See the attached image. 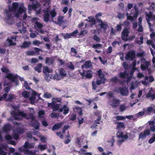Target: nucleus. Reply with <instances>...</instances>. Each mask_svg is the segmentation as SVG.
<instances>
[{
    "instance_id": "1",
    "label": "nucleus",
    "mask_w": 155,
    "mask_h": 155,
    "mask_svg": "<svg viewBox=\"0 0 155 155\" xmlns=\"http://www.w3.org/2000/svg\"><path fill=\"white\" fill-rule=\"evenodd\" d=\"M18 7V5L17 3H13L12 7L9 8V10L5 9L4 10L5 17L4 20L8 24L11 25L12 24V15H13L12 12H15Z\"/></svg>"
},
{
    "instance_id": "2",
    "label": "nucleus",
    "mask_w": 155,
    "mask_h": 155,
    "mask_svg": "<svg viewBox=\"0 0 155 155\" xmlns=\"http://www.w3.org/2000/svg\"><path fill=\"white\" fill-rule=\"evenodd\" d=\"M150 131L153 132H155V125L150 126V129H145L143 132H141L139 134V139L143 140L144 138H146L147 136L150 134Z\"/></svg>"
},
{
    "instance_id": "3",
    "label": "nucleus",
    "mask_w": 155,
    "mask_h": 155,
    "mask_svg": "<svg viewBox=\"0 0 155 155\" xmlns=\"http://www.w3.org/2000/svg\"><path fill=\"white\" fill-rule=\"evenodd\" d=\"M11 114L14 118L15 120H20V118L17 117V116H21L22 117H25L27 114L23 111H18V112L14 110L12 112Z\"/></svg>"
},
{
    "instance_id": "4",
    "label": "nucleus",
    "mask_w": 155,
    "mask_h": 155,
    "mask_svg": "<svg viewBox=\"0 0 155 155\" xmlns=\"http://www.w3.org/2000/svg\"><path fill=\"white\" fill-rule=\"evenodd\" d=\"M135 57V52L134 50L128 51L126 54L125 59L127 61L130 60L133 61Z\"/></svg>"
},
{
    "instance_id": "5",
    "label": "nucleus",
    "mask_w": 155,
    "mask_h": 155,
    "mask_svg": "<svg viewBox=\"0 0 155 155\" xmlns=\"http://www.w3.org/2000/svg\"><path fill=\"white\" fill-rule=\"evenodd\" d=\"M81 75L83 77H85L87 78H91L92 76L93 72L91 70L85 71L83 70L82 73L80 72Z\"/></svg>"
},
{
    "instance_id": "6",
    "label": "nucleus",
    "mask_w": 155,
    "mask_h": 155,
    "mask_svg": "<svg viewBox=\"0 0 155 155\" xmlns=\"http://www.w3.org/2000/svg\"><path fill=\"white\" fill-rule=\"evenodd\" d=\"M18 75H13L12 74L8 73L6 75V77L9 79L11 81L15 82L16 85L18 84V82L17 79Z\"/></svg>"
},
{
    "instance_id": "7",
    "label": "nucleus",
    "mask_w": 155,
    "mask_h": 155,
    "mask_svg": "<svg viewBox=\"0 0 155 155\" xmlns=\"http://www.w3.org/2000/svg\"><path fill=\"white\" fill-rule=\"evenodd\" d=\"M129 30L127 28H125L123 30L122 33L121 38L122 39L125 41H127L128 39L127 37L128 36L129 34Z\"/></svg>"
},
{
    "instance_id": "8",
    "label": "nucleus",
    "mask_w": 155,
    "mask_h": 155,
    "mask_svg": "<svg viewBox=\"0 0 155 155\" xmlns=\"http://www.w3.org/2000/svg\"><path fill=\"white\" fill-rule=\"evenodd\" d=\"M120 100L114 97L112 100L110 101V105L113 107L116 108L117 107L120 103Z\"/></svg>"
},
{
    "instance_id": "9",
    "label": "nucleus",
    "mask_w": 155,
    "mask_h": 155,
    "mask_svg": "<svg viewBox=\"0 0 155 155\" xmlns=\"http://www.w3.org/2000/svg\"><path fill=\"white\" fill-rule=\"evenodd\" d=\"M118 90L121 95L125 96L128 95V91L125 86L123 87H120L118 88Z\"/></svg>"
},
{
    "instance_id": "10",
    "label": "nucleus",
    "mask_w": 155,
    "mask_h": 155,
    "mask_svg": "<svg viewBox=\"0 0 155 155\" xmlns=\"http://www.w3.org/2000/svg\"><path fill=\"white\" fill-rule=\"evenodd\" d=\"M98 22L100 24L98 25V27H99L100 29H102L104 31H106L108 26V25L107 22H104L101 19H98Z\"/></svg>"
},
{
    "instance_id": "11",
    "label": "nucleus",
    "mask_w": 155,
    "mask_h": 155,
    "mask_svg": "<svg viewBox=\"0 0 155 155\" xmlns=\"http://www.w3.org/2000/svg\"><path fill=\"white\" fill-rule=\"evenodd\" d=\"M43 12L44 13V20L45 22H48L49 20L50 14L49 11L48 10H44Z\"/></svg>"
},
{
    "instance_id": "12",
    "label": "nucleus",
    "mask_w": 155,
    "mask_h": 155,
    "mask_svg": "<svg viewBox=\"0 0 155 155\" xmlns=\"http://www.w3.org/2000/svg\"><path fill=\"white\" fill-rule=\"evenodd\" d=\"M25 9L23 7H20L15 14V16L17 18H18L20 15L25 12Z\"/></svg>"
},
{
    "instance_id": "13",
    "label": "nucleus",
    "mask_w": 155,
    "mask_h": 155,
    "mask_svg": "<svg viewBox=\"0 0 155 155\" xmlns=\"http://www.w3.org/2000/svg\"><path fill=\"white\" fill-rule=\"evenodd\" d=\"M29 125L34 127L36 130H37L39 128V123L36 120L33 121H31Z\"/></svg>"
},
{
    "instance_id": "14",
    "label": "nucleus",
    "mask_w": 155,
    "mask_h": 155,
    "mask_svg": "<svg viewBox=\"0 0 155 155\" xmlns=\"http://www.w3.org/2000/svg\"><path fill=\"white\" fill-rule=\"evenodd\" d=\"M54 60L52 57H47L45 59V63L47 64L50 65L53 64Z\"/></svg>"
},
{
    "instance_id": "15",
    "label": "nucleus",
    "mask_w": 155,
    "mask_h": 155,
    "mask_svg": "<svg viewBox=\"0 0 155 155\" xmlns=\"http://www.w3.org/2000/svg\"><path fill=\"white\" fill-rule=\"evenodd\" d=\"M69 111V108L67 107L66 105H64L62 108L59 109V111L60 112H62L63 111V114H66L68 113Z\"/></svg>"
},
{
    "instance_id": "16",
    "label": "nucleus",
    "mask_w": 155,
    "mask_h": 155,
    "mask_svg": "<svg viewBox=\"0 0 155 155\" xmlns=\"http://www.w3.org/2000/svg\"><path fill=\"white\" fill-rule=\"evenodd\" d=\"M92 66L91 63L90 61H86L84 64L82 65L81 66V68L84 70V68L86 69L89 68Z\"/></svg>"
},
{
    "instance_id": "17",
    "label": "nucleus",
    "mask_w": 155,
    "mask_h": 155,
    "mask_svg": "<svg viewBox=\"0 0 155 155\" xmlns=\"http://www.w3.org/2000/svg\"><path fill=\"white\" fill-rule=\"evenodd\" d=\"M12 128V126L10 124H5L3 128V130L5 133H7L11 130Z\"/></svg>"
},
{
    "instance_id": "18",
    "label": "nucleus",
    "mask_w": 155,
    "mask_h": 155,
    "mask_svg": "<svg viewBox=\"0 0 155 155\" xmlns=\"http://www.w3.org/2000/svg\"><path fill=\"white\" fill-rule=\"evenodd\" d=\"M98 77L101 78V80L103 81V83H104L106 80L105 78L104 74L102 73V71L101 69H100L97 71Z\"/></svg>"
},
{
    "instance_id": "19",
    "label": "nucleus",
    "mask_w": 155,
    "mask_h": 155,
    "mask_svg": "<svg viewBox=\"0 0 155 155\" xmlns=\"http://www.w3.org/2000/svg\"><path fill=\"white\" fill-rule=\"evenodd\" d=\"M73 110L74 112L78 113V115L80 116H81L83 114L81 108L78 106H74Z\"/></svg>"
},
{
    "instance_id": "20",
    "label": "nucleus",
    "mask_w": 155,
    "mask_h": 155,
    "mask_svg": "<svg viewBox=\"0 0 155 155\" xmlns=\"http://www.w3.org/2000/svg\"><path fill=\"white\" fill-rule=\"evenodd\" d=\"M62 124V123L60 122L54 124L52 127V130H56L59 129L61 128Z\"/></svg>"
},
{
    "instance_id": "21",
    "label": "nucleus",
    "mask_w": 155,
    "mask_h": 155,
    "mask_svg": "<svg viewBox=\"0 0 155 155\" xmlns=\"http://www.w3.org/2000/svg\"><path fill=\"white\" fill-rule=\"evenodd\" d=\"M42 64L41 63L38 64L36 67L34 68V69L35 71L40 73L41 71Z\"/></svg>"
},
{
    "instance_id": "22",
    "label": "nucleus",
    "mask_w": 155,
    "mask_h": 155,
    "mask_svg": "<svg viewBox=\"0 0 155 155\" xmlns=\"http://www.w3.org/2000/svg\"><path fill=\"white\" fill-rule=\"evenodd\" d=\"M31 44L30 41H24L22 45L20 46L21 48H26L29 47V45Z\"/></svg>"
},
{
    "instance_id": "23",
    "label": "nucleus",
    "mask_w": 155,
    "mask_h": 155,
    "mask_svg": "<svg viewBox=\"0 0 155 155\" xmlns=\"http://www.w3.org/2000/svg\"><path fill=\"white\" fill-rule=\"evenodd\" d=\"M149 65V63L148 61H146L144 64H141V68L142 70H145L147 69Z\"/></svg>"
},
{
    "instance_id": "24",
    "label": "nucleus",
    "mask_w": 155,
    "mask_h": 155,
    "mask_svg": "<svg viewBox=\"0 0 155 155\" xmlns=\"http://www.w3.org/2000/svg\"><path fill=\"white\" fill-rule=\"evenodd\" d=\"M116 123L117 124V129L120 130L122 128H125L124 124V123L120 122H117Z\"/></svg>"
},
{
    "instance_id": "25",
    "label": "nucleus",
    "mask_w": 155,
    "mask_h": 155,
    "mask_svg": "<svg viewBox=\"0 0 155 155\" xmlns=\"http://www.w3.org/2000/svg\"><path fill=\"white\" fill-rule=\"evenodd\" d=\"M106 94L107 95L106 96V97L109 100V101L111 100H110V98H113L114 97L113 93L111 91H109L107 92V93Z\"/></svg>"
},
{
    "instance_id": "26",
    "label": "nucleus",
    "mask_w": 155,
    "mask_h": 155,
    "mask_svg": "<svg viewBox=\"0 0 155 155\" xmlns=\"http://www.w3.org/2000/svg\"><path fill=\"white\" fill-rule=\"evenodd\" d=\"M153 107L151 106H150L147 108L144 111H145V113H146L147 114L150 115L151 112H153Z\"/></svg>"
},
{
    "instance_id": "27",
    "label": "nucleus",
    "mask_w": 155,
    "mask_h": 155,
    "mask_svg": "<svg viewBox=\"0 0 155 155\" xmlns=\"http://www.w3.org/2000/svg\"><path fill=\"white\" fill-rule=\"evenodd\" d=\"M146 96L147 98H151L152 100H153L155 98V94H152L151 91H149L148 93L146 95Z\"/></svg>"
},
{
    "instance_id": "28",
    "label": "nucleus",
    "mask_w": 155,
    "mask_h": 155,
    "mask_svg": "<svg viewBox=\"0 0 155 155\" xmlns=\"http://www.w3.org/2000/svg\"><path fill=\"white\" fill-rule=\"evenodd\" d=\"M128 76V74L126 70L124 71L123 72H121L120 73L119 77L121 78H125Z\"/></svg>"
},
{
    "instance_id": "29",
    "label": "nucleus",
    "mask_w": 155,
    "mask_h": 155,
    "mask_svg": "<svg viewBox=\"0 0 155 155\" xmlns=\"http://www.w3.org/2000/svg\"><path fill=\"white\" fill-rule=\"evenodd\" d=\"M15 98L16 96L15 95L12 94H9L8 95V98L6 99L5 101H9L11 102L12 100L15 99Z\"/></svg>"
},
{
    "instance_id": "30",
    "label": "nucleus",
    "mask_w": 155,
    "mask_h": 155,
    "mask_svg": "<svg viewBox=\"0 0 155 155\" xmlns=\"http://www.w3.org/2000/svg\"><path fill=\"white\" fill-rule=\"evenodd\" d=\"M43 71L44 74H46L47 73L51 72H52V71L48 67L46 66L45 67H44Z\"/></svg>"
},
{
    "instance_id": "31",
    "label": "nucleus",
    "mask_w": 155,
    "mask_h": 155,
    "mask_svg": "<svg viewBox=\"0 0 155 155\" xmlns=\"http://www.w3.org/2000/svg\"><path fill=\"white\" fill-rule=\"evenodd\" d=\"M1 146L2 147L0 146V155H6V153L3 150L5 146L3 144H1Z\"/></svg>"
},
{
    "instance_id": "32",
    "label": "nucleus",
    "mask_w": 155,
    "mask_h": 155,
    "mask_svg": "<svg viewBox=\"0 0 155 155\" xmlns=\"http://www.w3.org/2000/svg\"><path fill=\"white\" fill-rule=\"evenodd\" d=\"M15 131L17 133L19 134L23 133L24 132L23 129L20 127L16 128L15 130Z\"/></svg>"
},
{
    "instance_id": "33",
    "label": "nucleus",
    "mask_w": 155,
    "mask_h": 155,
    "mask_svg": "<svg viewBox=\"0 0 155 155\" xmlns=\"http://www.w3.org/2000/svg\"><path fill=\"white\" fill-rule=\"evenodd\" d=\"M25 154L27 155H35V152L28 150V149L25 150Z\"/></svg>"
},
{
    "instance_id": "34",
    "label": "nucleus",
    "mask_w": 155,
    "mask_h": 155,
    "mask_svg": "<svg viewBox=\"0 0 155 155\" xmlns=\"http://www.w3.org/2000/svg\"><path fill=\"white\" fill-rule=\"evenodd\" d=\"M22 96L25 98H28L29 97L30 93L28 91H25L22 93Z\"/></svg>"
},
{
    "instance_id": "35",
    "label": "nucleus",
    "mask_w": 155,
    "mask_h": 155,
    "mask_svg": "<svg viewBox=\"0 0 155 155\" xmlns=\"http://www.w3.org/2000/svg\"><path fill=\"white\" fill-rule=\"evenodd\" d=\"M59 74H60L62 78L66 76V74L65 73V71L64 70V69L62 68H61L60 69L59 73Z\"/></svg>"
},
{
    "instance_id": "36",
    "label": "nucleus",
    "mask_w": 155,
    "mask_h": 155,
    "mask_svg": "<svg viewBox=\"0 0 155 155\" xmlns=\"http://www.w3.org/2000/svg\"><path fill=\"white\" fill-rule=\"evenodd\" d=\"M29 98L30 104H34L35 103V100L36 98V97H35V95L31 96L30 97H29Z\"/></svg>"
},
{
    "instance_id": "37",
    "label": "nucleus",
    "mask_w": 155,
    "mask_h": 155,
    "mask_svg": "<svg viewBox=\"0 0 155 155\" xmlns=\"http://www.w3.org/2000/svg\"><path fill=\"white\" fill-rule=\"evenodd\" d=\"M49 13L51 15V17L53 18L55 17L57 14V13L54 9L50 11Z\"/></svg>"
},
{
    "instance_id": "38",
    "label": "nucleus",
    "mask_w": 155,
    "mask_h": 155,
    "mask_svg": "<svg viewBox=\"0 0 155 155\" xmlns=\"http://www.w3.org/2000/svg\"><path fill=\"white\" fill-rule=\"evenodd\" d=\"M59 104H56V102H55L54 105L53 107L52 108L54 111H56L59 110Z\"/></svg>"
},
{
    "instance_id": "39",
    "label": "nucleus",
    "mask_w": 155,
    "mask_h": 155,
    "mask_svg": "<svg viewBox=\"0 0 155 155\" xmlns=\"http://www.w3.org/2000/svg\"><path fill=\"white\" fill-rule=\"evenodd\" d=\"M41 50L39 48H34V50L33 51L34 52V54H35V55L39 54L40 51Z\"/></svg>"
},
{
    "instance_id": "40",
    "label": "nucleus",
    "mask_w": 155,
    "mask_h": 155,
    "mask_svg": "<svg viewBox=\"0 0 155 155\" xmlns=\"http://www.w3.org/2000/svg\"><path fill=\"white\" fill-rule=\"evenodd\" d=\"M155 141V133L153 134V136L148 140L150 143H152Z\"/></svg>"
},
{
    "instance_id": "41",
    "label": "nucleus",
    "mask_w": 155,
    "mask_h": 155,
    "mask_svg": "<svg viewBox=\"0 0 155 155\" xmlns=\"http://www.w3.org/2000/svg\"><path fill=\"white\" fill-rule=\"evenodd\" d=\"M38 117L40 118H43L45 114V112L43 110H40L38 112Z\"/></svg>"
},
{
    "instance_id": "42",
    "label": "nucleus",
    "mask_w": 155,
    "mask_h": 155,
    "mask_svg": "<svg viewBox=\"0 0 155 155\" xmlns=\"http://www.w3.org/2000/svg\"><path fill=\"white\" fill-rule=\"evenodd\" d=\"M59 114L52 113L51 114V117L52 118H58L59 117Z\"/></svg>"
},
{
    "instance_id": "43",
    "label": "nucleus",
    "mask_w": 155,
    "mask_h": 155,
    "mask_svg": "<svg viewBox=\"0 0 155 155\" xmlns=\"http://www.w3.org/2000/svg\"><path fill=\"white\" fill-rule=\"evenodd\" d=\"M145 81H141V83L144 85H147L148 84V83L147 81H148V77L147 76H146L144 78Z\"/></svg>"
},
{
    "instance_id": "44",
    "label": "nucleus",
    "mask_w": 155,
    "mask_h": 155,
    "mask_svg": "<svg viewBox=\"0 0 155 155\" xmlns=\"http://www.w3.org/2000/svg\"><path fill=\"white\" fill-rule=\"evenodd\" d=\"M102 45L100 44H96L92 45L93 48L95 49H98L99 48H101L102 47Z\"/></svg>"
},
{
    "instance_id": "45",
    "label": "nucleus",
    "mask_w": 155,
    "mask_h": 155,
    "mask_svg": "<svg viewBox=\"0 0 155 155\" xmlns=\"http://www.w3.org/2000/svg\"><path fill=\"white\" fill-rule=\"evenodd\" d=\"M88 19H89V20L88 21L92 22L93 25L95 24V20L94 18L90 16L88 17Z\"/></svg>"
},
{
    "instance_id": "46",
    "label": "nucleus",
    "mask_w": 155,
    "mask_h": 155,
    "mask_svg": "<svg viewBox=\"0 0 155 155\" xmlns=\"http://www.w3.org/2000/svg\"><path fill=\"white\" fill-rule=\"evenodd\" d=\"M62 78V77L59 74L55 75L53 77L54 79L56 80H61Z\"/></svg>"
},
{
    "instance_id": "47",
    "label": "nucleus",
    "mask_w": 155,
    "mask_h": 155,
    "mask_svg": "<svg viewBox=\"0 0 155 155\" xmlns=\"http://www.w3.org/2000/svg\"><path fill=\"white\" fill-rule=\"evenodd\" d=\"M43 96L44 97L48 99L51 97L52 95L50 93L46 92L45 93Z\"/></svg>"
},
{
    "instance_id": "48",
    "label": "nucleus",
    "mask_w": 155,
    "mask_h": 155,
    "mask_svg": "<svg viewBox=\"0 0 155 155\" xmlns=\"http://www.w3.org/2000/svg\"><path fill=\"white\" fill-rule=\"evenodd\" d=\"M78 30H74L73 32L71 33H70V35L71 37H76L77 36V34L78 33Z\"/></svg>"
},
{
    "instance_id": "49",
    "label": "nucleus",
    "mask_w": 155,
    "mask_h": 155,
    "mask_svg": "<svg viewBox=\"0 0 155 155\" xmlns=\"http://www.w3.org/2000/svg\"><path fill=\"white\" fill-rule=\"evenodd\" d=\"M47 146L44 145H39L38 147L41 150H44L46 149Z\"/></svg>"
},
{
    "instance_id": "50",
    "label": "nucleus",
    "mask_w": 155,
    "mask_h": 155,
    "mask_svg": "<svg viewBox=\"0 0 155 155\" xmlns=\"http://www.w3.org/2000/svg\"><path fill=\"white\" fill-rule=\"evenodd\" d=\"M116 119L117 120H123L126 118L125 117L121 116H117L115 117Z\"/></svg>"
},
{
    "instance_id": "51",
    "label": "nucleus",
    "mask_w": 155,
    "mask_h": 155,
    "mask_svg": "<svg viewBox=\"0 0 155 155\" xmlns=\"http://www.w3.org/2000/svg\"><path fill=\"white\" fill-rule=\"evenodd\" d=\"M123 134L124 133L122 131L120 130L118 131L117 134V137L118 138H122Z\"/></svg>"
},
{
    "instance_id": "52",
    "label": "nucleus",
    "mask_w": 155,
    "mask_h": 155,
    "mask_svg": "<svg viewBox=\"0 0 155 155\" xmlns=\"http://www.w3.org/2000/svg\"><path fill=\"white\" fill-rule=\"evenodd\" d=\"M71 52L74 53V54L72 55V56H75V55L77 53V52L76 50L73 47H71Z\"/></svg>"
},
{
    "instance_id": "53",
    "label": "nucleus",
    "mask_w": 155,
    "mask_h": 155,
    "mask_svg": "<svg viewBox=\"0 0 155 155\" xmlns=\"http://www.w3.org/2000/svg\"><path fill=\"white\" fill-rule=\"evenodd\" d=\"M126 107L124 104H121L120 107L119 109L120 111H123L126 109Z\"/></svg>"
},
{
    "instance_id": "54",
    "label": "nucleus",
    "mask_w": 155,
    "mask_h": 155,
    "mask_svg": "<svg viewBox=\"0 0 155 155\" xmlns=\"http://www.w3.org/2000/svg\"><path fill=\"white\" fill-rule=\"evenodd\" d=\"M68 67L71 70H74V66L71 62H70V64L68 65Z\"/></svg>"
},
{
    "instance_id": "55",
    "label": "nucleus",
    "mask_w": 155,
    "mask_h": 155,
    "mask_svg": "<svg viewBox=\"0 0 155 155\" xmlns=\"http://www.w3.org/2000/svg\"><path fill=\"white\" fill-rule=\"evenodd\" d=\"M93 39L97 42H99L101 40L100 38L96 35H95L93 36Z\"/></svg>"
},
{
    "instance_id": "56",
    "label": "nucleus",
    "mask_w": 155,
    "mask_h": 155,
    "mask_svg": "<svg viewBox=\"0 0 155 155\" xmlns=\"http://www.w3.org/2000/svg\"><path fill=\"white\" fill-rule=\"evenodd\" d=\"M24 86L25 89L27 90H30L31 89V87L28 85V83L26 81L25 82Z\"/></svg>"
},
{
    "instance_id": "57",
    "label": "nucleus",
    "mask_w": 155,
    "mask_h": 155,
    "mask_svg": "<svg viewBox=\"0 0 155 155\" xmlns=\"http://www.w3.org/2000/svg\"><path fill=\"white\" fill-rule=\"evenodd\" d=\"M111 81L113 82L116 83L119 81V80L117 77H115L111 78Z\"/></svg>"
},
{
    "instance_id": "58",
    "label": "nucleus",
    "mask_w": 155,
    "mask_h": 155,
    "mask_svg": "<svg viewBox=\"0 0 155 155\" xmlns=\"http://www.w3.org/2000/svg\"><path fill=\"white\" fill-rule=\"evenodd\" d=\"M26 55H35L34 52L33 51H28L26 52Z\"/></svg>"
},
{
    "instance_id": "59",
    "label": "nucleus",
    "mask_w": 155,
    "mask_h": 155,
    "mask_svg": "<svg viewBox=\"0 0 155 155\" xmlns=\"http://www.w3.org/2000/svg\"><path fill=\"white\" fill-rule=\"evenodd\" d=\"M63 17L59 16L58 18V21L59 23L60 24H61L63 22Z\"/></svg>"
},
{
    "instance_id": "60",
    "label": "nucleus",
    "mask_w": 155,
    "mask_h": 155,
    "mask_svg": "<svg viewBox=\"0 0 155 155\" xmlns=\"http://www.w3.org/2000/svg\"><path fill=\"white\" fill-rule=\"evenodd\" d=\"M35 24L38 28H40L43 26L42 25L41 23H40L37 21H36L35 22Z\"/></svg>"
},
{
    "instance_id": "61",
    "label": "nucleus",
    "mask_w": 155,
    "mask_h": 155,
    "mask_svg": "<svg viewBox=\"0 0 155 155\" xmlns=\"http://www.w3.org/2000/svg\"><path fill=\"white\" fill-rule=\"evenodd\" d=\"M129 24L130 23L127 20H126L123 22L122 25H123L124 27H127L129 25Z\"/></svg>"
},
{
    "instance_id": "62",
    "label": "nucleus",
    "mask_w": 155,
    "mask_h": 155,
    "mask_svg": "<svg viewBox=\"0 0 155 155\" xmlns=\"http://www.w3.org/2000/svg\"><path fill=\"white\" fill-rule=\"evenodd\" d=\"M13 137L14 139L17 140L19 138V135L17 133H15L13 134Z\"/></svg>"
},
{
    "instance_id": "63",
    "label": "nucleus",
    "mask_w": 155,
    "mask_h": 155,
    "mask_svg": "<svg viewBox=\"0 0 155 155\" xmlns=\"http://www.w3.org/2000/svg\"><path fill=\"white\" fill-rule=\"evenodd\" d=\"M41 42L38 41V40H35L33 41V44L36 46H39V45L40 44H41Z\"/></svg>"
},
{
    "instance_id": "64",
    "label": "nucleus",
    "mask_w": 155,
    "mask_h": 155,
    "mask_svg": "<svg viewBox=\"0 0 155 155\" xmlns=\"http://www.w3.org/2000/svg\"><path fill=\"white\" fill-rule=\"evenodd\" d=\"M5 138L6 140H10L12 139V137L9 134L5 136Z\"/></svg>"
}]
</instances>
